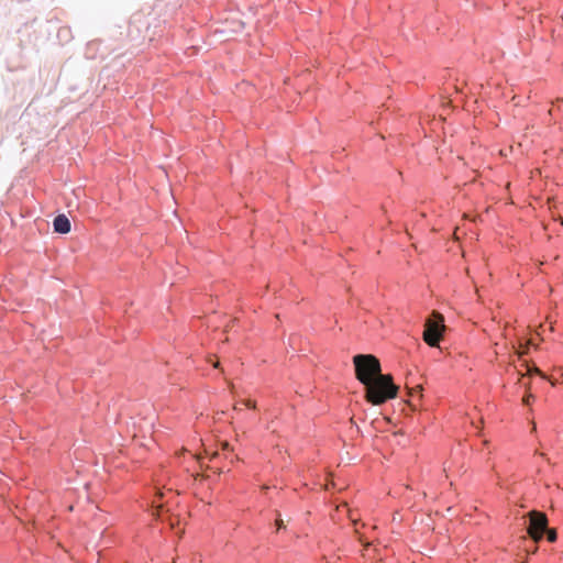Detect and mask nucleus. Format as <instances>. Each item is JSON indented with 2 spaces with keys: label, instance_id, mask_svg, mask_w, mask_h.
Masks as SVG:
<instances>
[{
  "label": "nucleus",
  "instance_id": "1",
  "mask_svg": "<svg viewBox=\"0 0 563 563\" xmlns=\"http://www.w3.org/2000/svg\"><path fill=\"white\" fill-rule=\"evenodd\" d=\"M356 378L365 386V398L373 405H382L397 396L398 387L389 374H382L378 358L372 354L353 357Z\"/></svg>",
  "mask_w": 563,
  "mask_h": 563
},
{
  "label": "nucleus",
  "instance_id": "2",
  "mask_svg": "<svg viewBox=\"0 0 563 563\" xmlns=\"http://www.w3.org/2000/svg\"><path fill=\"white\" fill-rule=\"evenodd\" d=\"M444 318L441 313L433 311L431 317L426 321L423 331V340L430 346H438L444 331Z\"/></svg>",
  "mask_w": 563,
  "mask_h": 563
},
{
  "label": "nucleus",
  "instance_id": "3",
  "mask_svg": "<svg viewBox=\"0 0 563 563\" xmlns=\"http://www.w3.org/2000/svg\"><path fill=\"white\" fill-rule=\"evenodd\" d=\"M529 519L528 533L534 542H539L548 528V517L541 511L532 510L529 512Z\"/></svg>",
  "mask_w": 563,
  "mask_h": 563
},
{
  "label": "nucleus",
  "instance_id": "4",
  "mask_svg": "<svg viewBox=\"0 0 563 563\" xmlns=\"http://www.w3.org/2000/svg\"><path fill=\"white\" fill-rule=\"evenodd\" d=\"M55 232L66 234L70 231V222L65 214H59L53 222Z\"/></svg>",
  "mask_w": 563,
  "mask_h": 563
},
{
  "label": "nucleus",
  "instance_id": "5",
  "mask_svg": "<svg viewBox=\"0 0 563 563\" xmlns=\"http://www.w3.org/2000/svg\"><path fill=\"white\" fill-rule=\"evenodd\" d=\"M324 489H338L339 492H342L345 489L344 486H339L334 481H327L324 484Z\"/></svg>",
  "mask_w": 563,
  "mask_h": 563
},
{
  "label": "nucleus",
  "instance_id": "6",
  "mask_svg": "<svg viewBox=\"0 0 563 563\" xmlns=\"http://www.w3.org/2000/svg\"><path fill=\"white\" fill-rule=\"evenodd\" d=\"M544 532H547V539H548L549 542H555L556 541L558 533H556L555 529L547 528V530Z\"/></svg>",
  "mask_w": 563,
  "mask_h": 563
},
{
  "label": "nucleus",
  "instance_id": "7",
  "mask_svg": "<svg viewBox=\"0 0 563 563\" xmlns=\"http://www.w3.org/2000/svg\"><path fill=\"white\" fill-rule=\"evenodd\" d=\"M530 344H531V341H528L525 345H520V350L518 351V354L519 355L526 354Z\"/></svg>",
  "mask_w": 563,
  "mask_h": 563
},
{
  "label": "nucleus",
  "instance_id": "8",
  "mask_svg": "<svg viewBox=\"0 0 563 563\" xmlns=\"http://www.w3.org/2000/svg\"><path fill=\"white\" fill-rule=\"evenodd\" d=\"M247 408L255 409L256 402L254 400L247 399L242 401Z\"/></svg>",
  "mask_w": 563,
  "mask_h": 563
},
{
  "label": "nucleus",
  "instance_id": "9",
  "mask_svg": "<svg viewBox=\"0 0 563 563\" xmlns=\"http://www.w3.org/2000/svg\"><path fill=\"white\" fill-rule=\"evenodd\" d=\"M538 374L540 376H542L543 378H545L544 374L538 368V367H532V368H528V374Z\"/></svg>",
  "mask_w": 563,
  "mask_h": 563
},
{
  "label": "nucleus",
  "instance_id": "10",
  "mask_svg": "<svg viewBox=\"0 0 563 563\" xmlns=\"http://www.w3.org/2000/svg\"><path fill=\"white\" fill-rule=\"evenodd\" d=\"M533 398H534V397H533V395H532V394H528V395H526V396L523 397V402H525L526 405H529Z\"/></svg>",
  "mask_w": 563,
  "mask_h": 563
},
{
  "label": "nucleus",
  "instance_id": "11",
  "mask_svg": "<svg viewBox=\"0 0 563 563\" xmlns=\"http://www.w3.org/2000/svg\"><path fill=\"white\" fill-rule=\"evenodd\" d=\"M276 526H277V529L280 530L283 528H285L284 526V522L282 519H276Z\"/></svg>",
  "mask_w": 563,
  "mask_h": 563
},
{
  "label": "nucleus",
  "instance_id": "12",
  "mask_svg": "<svg viewBox=\"0 0 563 563\" xmlns=\"http://www.w3.org/2000/svg\"><path fill=\"white\" fill-rule=\"evenodd\" d=\"M421 389H422V387H421L420 385H418V386H416L415 388H412V389L410 390V394L412 395V393H413V391L420 393V391H421Z\"/></svg>",
  "mask_w": 563,
  "mask_h": 563
},
{
  "label": "nucleus",
  "instance_id": "13",
  "mask_svg": "<svg viewBox=\"0 0 563 563\" xmlns=\"http://www.w3.org/2000/svg\"><path fill=\"white\" fill-rule=\"evenodd\" d=\"M222 449L223 450H229L230 449V444L228 442H223L222 443Z\"/></svg>",
  "mask_w": 563,
  "mask_h": 563
},
{
  "label": "nucleus",
  "instance_id": "14",
  "mask_svg": "<svg viewBox=\"0 0 563 563\" xmlns=\"http://www.w3.org/2000/svg\"><path fill=\"white\" fill-rule=\"evenodd\" d=\"M219 365H220V363H219V362H216V363L213 364V367L218 368V367H219Z\"/></svg>",
  "mask_w": 563,
  "mask_h": 563
},
{
  "label": "nucleus",
  "instance_id": "15",
  "mask_svg": "<svg viewBox=\"0 0 563 563\" xmlns=\"http://www.w3.org/2000/svg\"><path fill=\"white\" fill-rule=\"evenodd\" d=\"M233 409H234V410H239V409H240V406L234 405V406H233Z\"/></svg>",
  "mask_w": 563,
  "mask_h": 563
}]
</instances>
